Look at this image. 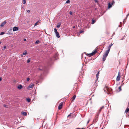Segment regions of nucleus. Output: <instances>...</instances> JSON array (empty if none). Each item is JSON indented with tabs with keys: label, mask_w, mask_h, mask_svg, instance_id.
I'll use <instances>...</instances> for the list:
<instances>
[{
	"label": "nucleus",
	"mask_w": 129,
	"mask_h": 129,
	"mask_svg": "<svg viewBox=\"0 0 129 129\" xmlns=\"http://www.w3.org/2000/svg\"><path fill=\"white\" fill-rule=\"evenodd\" d=\"M109 50H107L105 52L104 54L103 55V60L104 62L105 60L106 57L109 53Z\"/></svg>",
	"instance_id": "1"
},
{
	"label": "nucleus",
	"mask_w": 129,
	"mask_h": 129,
	"mask_svg": "<svg viewBox=\"0 0 129 129\" xmlns=\"http://www.w3.org/2000/svg\"><path fill=\"white\" fill-rule=\"evenodd\" d=\"M120 73L119 72L118 75L117 76L116 78V80L117 81H119L120 80Z\"/></svg>",
	"instance_id": "2"
},
{
	"label": "nucleus",
	"mask_w": 129,
	"mask_h": 129,
	"mask_svg": "<svg viewBox=\"0 0 129 129\" xmlns=\"http://www.w3.org/2000/svg\"><path fill=\"white\" fill-rule=\"evenodd\" d=\"M63 102H61L60 103L58 107V109L59 110H60L62 108V106L63 105Z\"/></svg>",
	"instance_id": "3"
},
{
	"label": "nucleus",
	"mask_w": 129,
	"mask_h": 129,
	"mask_svg": "<svg viewBox=\"0 0 129 129\" xmlns=\"http://www.w3.org/2000/svg\"><path fill=\"white\" fill-rule=\"evenodd\" d=\"M34 86V85L33 84H31L28 86L27 89H29L30 88H32Z\"/></svg>",
	"instance_id": "4"
},
{
	"label": "nucleus",
	"mask_w": 129,
	"mask_h": 129,
	"mask_svg": "<svg viewBox=\"0 0 129 129\" xmlns=\"http://www.w3.org/2000/svg\"><path fill=\"white\" fill-rule=\"evenodd\" d=\"M18 30V27H14L13 28V31H15L17 30Z\"/></svg>",
	"instance_id": "5"
},
{
	"label": "nucleus",
	"mask_w": 129,
	"mask_h": 129,
	"mask_svg": "<svg viewBox=\"0 0 129 129\" xmlns=\"http://www.w3.org/2000/svg\"><path fill=\"white\" fill-rule=\"evenodd\" d=\"M6 23V21H4L1 23V25H0V26L1 27H3L5 25Z\"/></svg>",
	"instance_id": "6"
},
{
	"label": "nucleus",
	"mask_w": 129,
	"mask_h": 129,
	"mask_svg": "<svg viewBox=\"0 0 129 129\" xmlns=\"http://www.w3.org/2000/svg\"><path fill=\"white\" fill-rule=\"evenodd\" d=\"M98 115L96 116L95 117V118L93 120V122H96L98 120Z\"/></svg>",
	"instance_id": "7"
},
{
	"label": "nucleus",
	"mask_w": 129,
	"mask_h": 129,
	"mask_svg": "<svg viewBox=\"0 0 129 129\" xmlns=\"http://www.w3.org/2000/svg\"><path fill=\"white\" fill-rule=\"evenodd\" d=\"M22 87V86L21 85H19L18 87L17 88L19 89H21Z\"/></svg>",
	"instance_id": "8"
},
{
	"label": "nucleus",
	"mask_w": 129,
	"mask_h": 129,
	"mask_svg": "<svg viewBox=\"0 0 129 129\" xmlns=\"http://www.w3.org/2000/svg\"><path fill=\"white\" fill-rule=\"evenodd\" d=\"M76 97V95H74L73 97L72 98V102H73L74 100L75 99V98Z\"/></svg>",
	"instance_id": "9"
},
{
	"label": "nucleus",
	"mask_w": 129,
	"mask_h": 129,
	"mask_svg": "<svg viewBox=\"0 0 129 129\" xmlns=\"http://www.w3.org/2000/svg\"><path fill=\"white\" fill-rule=\"evenodd\" d=\"M61 25V23L60 22H59V23L57 24V28H58L60 27V25Z\"/></svg>",
	"instance_id": "10"
},
{
	"label": "nucleus",
	"mask_w": 129,
	"mask_h": 129,
	"mask_svg": "<svg viewBox=\"0 0 129 129\" xmlns=\"http://www.w3.org/2000/svg\"><path fill=\"white\" fill-rule=\"evenodd\" d=\"M56 35V37L58 38H59L60 37V36L58 32L55 33Z\"/></svg>",
	"instance_id": "11"
},
{
	"label": "nucleus",
	"mask_w": 129,
	"mask_h": 129,
	"mask_svg": "<svg viewBox=\"0 0 129 129\" xmlns=\"http://www.w3.org/2000/svg\"><path fill=\"white\" fill-rule=\"evenodd\" d=\"M97 85H98L97 84V83L95 82L94 83V84L93 85V86L94 87H93L94 88H95V87H96L97 86Z\"/></svg>",
	"instance_id": "12"
},
{
	"label": "nucleus",
	"mask_w": 129,
	"mask_h": 129,
	"mask_svg": "<svg viewBox=\"0 0 129 129\" xmlns=\"http://www.w3.org/2000/svg\"><path fill=\"white\" fill-rule=\"evenodd\" d=\"M22 114L24 116H26L27 115V113L26 112H22Z\"/></svg>",
	"instance_id": "13"
},
{
	"label": "nucleus",
	"mask_w": 129,
	"mask_h": 129,
	"mask_svg": "<svg viewBox=\"0 0 129 129\" xmlns=\"http://www.w3.org/2000/svg\"><path fill=\"white\" fill-rule=\"evenodd\" d=\"M92 22L91 23L92 24H94L95 22L96 21V20H94L93 19H92Z\"/></svg>",
	"instance_id": "14"
},
{
	"label": "nucleus",
	"mask_w": 129,
	"mask_h": 129,
	"mask_svg": "<svg viewBox=\"0 0 129 129\" xmlns=\"http://www.w3.org/2000/svg\"><path fill=\"white\" fill-rule=\"evenodd\" d=\"M112 7V5L110 3H109L108 4V8H111Z\"/></svg>",
	"instance_id": "15"
},
{
	"label": "nucleus",
	"mask_w": 129,
	"mask_h": 129,
	"mask_svg": "<svg viewBox=\"0 0 129 129\" xmlns=\"http://www.w3.org/2000/svg\"><path fill=\"white\" fill-rule=\"evenodd\" d=\"M97 52L96 50H95L94 51V52L92 53V54L93 55H94Z\"/></svg>",
	"instance_id": "16"
},
{
	"label": "nucleus",
	"mask_w": 129,
	"mask_h": 129,
	"mask_svg": "<svg viewBox=\"0 0 129 129\" xmlns=\"http://www.w3.org/2000/svg\"><path fill=\"white\" fill-rule=\"evenodd\" d=\"M104 106H103L100 108V109L99 110V112H100L101 111L102 109L104 108Z\"/></svg>",
	"instance_id": "17"
},
{
	"label": "nucleus",
	"mask_w": 129,
	"mask_h": 129,
	"mask_svg": "<svg viewBox=\"0 0 129 129\" xmlns=\"http://www.w3.org/2000/svg\"><path fill=\"white\" fill-rule=\"evenodd\" d=\"M93 55L92 53H91L88 54V56H91Z\"/></svg>",
	"instance_id": "18"
},
{
	"label": "nucleus",
	"mask_w": 129,
	"mask_h": 129,
	"mask_svg": "<svg viewBox=\"0 0 129 129\" xmlns=\"http://www.w3.org/2000/svg\"><path fill=\"white\" fill-rule=\"evenodd\" d=\"M26 100L28 102H30V99L29 98H27Z\"/></svg>",
	"instance_id": "19"
},
{
	"label": "nucleus",
	"mask_w": 129,
	"mask_h": 129,
	"mask_svg": "<svg viewBox=\"0 0 129 129\" xmlns=\"http://www.w3.org/2000/svg\"><path fill=\"white\" fill-rule=\"evenodd\" d=\"M27 54V52L26 51H25L23 53L22 55H26Z\"/></svg>",
	"instance_id": "20"
},
{
	"label": "nucleus",
	"mask_w": 129,
	"mask_h": 129,
	"mask_svg": "<svg viewBox=\"0 0 129 129\" xmlns=\"http://www.w3.org/2000/svg\"><path fill=\"white\" fill-rule=\"evenodd\" d=\"M129 111V109L127 108L126 109L125 112H127Z\"/></svg>",
	"instance_id": "21"
},
{
	"label": "nucleus",
	"mask_w": 129,
	"mask_h": 129,
	"mask_svg": "<svg viewBox=\"0 0 129 129\" xmlns=\"http://www.w3.org/2000/svg\"><path fill=\"white\" fill-rule=\"evenodd\" d=\"M54 31L55 34L58 32L57 31V29L55 28L54 29Z\"/></svg>",
	"instance_id": "22"
},
{
	"label": "nucleus",
	"mask_w": 129,
	"mask_h": 129,
	"mask_svg": "<svg viewBox=\"0 0 129 129\" xmlns=\"http://www.w3.org/2000/svg\"><path fill=\"white\" fill-rule=\"evenodd\" d=\"M111 46H110V45H109L108 47V49L107 50H109V52L110 51V49L111 48Z\"/></svg>",
	"instance_id": "23"
},
{
	"label": "nucleus",
	"mask_w": 129,
	"mask_h": 129,
	"mask_svg": "<svg viewBox=\"0 0 129 129\" xmlns=\"http://www.w3.org/2000/svg\"><path fill=\"white\" fill-rule=\"evenodd\" d=\"M40 42V41L39 40H37L36 41V42H35V43L36 44H38Z\"/></svg>",
	"instance_id": "24"
},
{
	"label": "nucleus",
	"mask_w": 129,
	"mask_h": 129,
	"mask_svg": "<svg viewBox=\"0 0 129 129\" xmlns=\"http://www.w3.org/2000/svg\"><path fill=\"white\" fill-rule=\"evenodd\" d=\"M5 33L4 32H1L0 33V35H2L4 34Z\"/></svg>",
	"instance_id": "25"
},
{
	"label": "nucleus",
	"mask_w": 129,
	"mask_h": 129,
	"mask_svg": "<svg viewBox=\"0 0 129 129\" xmlns=\"http://www.w3.org/2000/svg\"><path fill=\"white\" fill-rule=\"evenodd\" d=\"M23 4H25L26 3V0H23Z\"/></svg>",
	"instance_id": "26"
},
{
	"label": "nucleus",
	"mask_w": 129,
	"mask_h": 129,
	"mask_svg": "<svg viewBox=\"0 0 129 129\" xmlns=\"http://www.w3.org/2000/svg\"><path fill=\"white\" fill-rule=\"evenodd\" d=\"M99 75H98L97 74L96 75V78H97V79H98L99 78V77H98Z\"/></svg>",
	"instance_id": "27"
},
{
	"label": "nucleus",
	"mask_w": 129,
	"mask_h": 129,
	"mask_svg": "<svg viewBox=\"0 0 129 129\" xmlns=\"http://www.w3.org/2000/svg\"><path fill=\"white\" fill-rule=\"evenodd\" d=\"M6 48V46H4L3 47V48L2 49L3 50H4Z\"/></svg>",
	"instance_id": "28"
},
{
	"label": "nucleus",
	"mask_w": 129,
	"mask_h": 129,
	"mask_svg": "<svg viewBox=\"0 0 129 129\" xmlns=\"http://www.w3.org/2000/svg\"><path fill=\"white\" fill-rule=\"evenodd\" d=\"M70 2V1L69 0H68L66 2V3H68Z\"/></svg>",
	"instance_id": "29"
},
{
	"label": "nucleus",
	"mask_w": 129,
	"mask_h": 129,
	"mask_svg": "<svg viewBox=\"0 0 129 129\" xmlns=\"http://www.w3.org/2000/svg\"><path fill=\"white\" fill-rule=\"evenodd\" d=\"M115 3V2L114 1H112L111 3V5H113L114 3Z\"/></svg>",
	"instance_id": "30"
},
{
	"label": "nucleus",
	"mask_w": 129,
	"mask_h": 129,
	"mask_svg": "<svg viewBox=\"0 0 129 129\" xmlns=\"http://www.w3.org/2000/svg\"><path fill=\"white\" fill-rule=\"evenodd\" d=\"M119 89V91H120L121 90V86H120L118 88Z\"/></svg>",
	"instance_id": "31"
},
{
	"label": "nucleus",
	"mask_w": 129,
	"mask_h": 129,
	"mask_svg": "<svg viewBox=\"0 0 129 129\" xmlns=\"http://www.w3.org/2000/svg\"><path fill=\"white\" fill-rule=\"evenodd\" d=\"M84 32V31L81 30L80 31V33H83Z\"/></svg>",
	"instance_id": "32"
},
{
	"label": "nucleus",
	"mask_w": 129,
	"mask_h": 129,
	"mask_svg": "<svg viewBox=\"0 0 129 129\" xmlns=\"http://www.w3.org/2000/svg\"><path fill=\"white\" fill-rule=\"evenodd\" d=\"M30 59H28L27 60V63H29V62H30Z\"/></svg>",
	"instance_id": "33"
},
{
	"label": "nucleus",
	"mask_w": 129,
	"mask_h": 129,
	"mask_svg": "<svg viewBox=\"0 0 129 129\" xmlns=\"http://www.w3.org/2000/svg\"><path fill=\"white\" fill-rule=\"evenodd\" d=\"M72 113H71L69 115H68L67 116L68 117H69L70 116H71Z\"/></svg>",
	"instance_id": "34"
},
{
	"label": "nucleus",
	"mask_w": 129,
	"mask_h": 129,
	"mask_svg": "<svg viewBox=\"0 0 129 129\" xmlns=\"http://www.w3.org/2000/svg\"><path fill=\"white\" fill-rule=\"evenodd\" d=\"M69 13L71 15H72L73 14V12L72 11H70V12Z\"/></svg>",
	"instance_id": "35"
},
{
	"label": "nucleus",
	"mask_w": 129,
	"mask_h": 129,
	"mask_svg": "<svg viewBox=\"0 0 129 129\" xmlns=\"http://www.w3.org/2000/svg\"><path fill=\"white\" fill-rule=\"evenodd\" d=\"M38 23V22H36L35 23V24L34 25H35V26H36V25H37V24Z\"/></svg>",
	"instance_id": "36"
},
{
	"label": "nucleus",
	"mask_w": 129,
	"mask_h": 129,
	"mask_svg": "<svg viewBox=\"0 0 129 129\" xmlns=\"http://www.w3.org/2000/svg\"><path fill=\"white\" fill-rule=\"evenodd\" d=\"M29 79H30L29 78H27V81H29Z\"/></svg>",
	"instance_id": "37"
},
{
	"label": "nucleus",
	"mask_w": 129,
	"mask_h": 129,
	"mask_svg": "<svg viewBox=\"0 0 129 129\" xmlns=\"http://www.w3.org/2000/svg\"><path fill=\"white\" fill-rule=\"evenodd\" d=\"M94 2H95V3H98V1H97V0H95L94 1Z\"/></svg>",
	"instance_id": "38"
},
{
	"label": "nucleus",
	"mask_w": 129,
	"mask_h": 129,
	"mask_svg": "<svg viewBox=\"0 0 129 129\" xmlns=\"http://www.w3.org/2000/svg\"><path fill=\"white\" fill-rule=\"evenodd\" d=\"M26 11H27V12L28 13H29L30 12V10H27Z\"/></svg>",
	"instance_id": "39"
},
{
	"label": "nucleus",
	"mask_w": 129,
	"mask_h": 129,
	"mask_svg": "<svg viewBox=\"0 0 129 129\" xmlns=\"http://www.w3.org/2000/svg\"><path fill=\"white\" fill-rule=\"evenodd\" d=\"M113 44H112V43H111V44L110 45L111 46H112Z\"/></svg>",
	"instance_id": "40"
},
{
	"label": "nucleus",
	"mask_w": 129,
	"mask_h": 129,
	"mask_svg": "<svg viewBox=\"0 0 129 129\" xmlns=\"http://www.w3.org/2000/svg\"><path fill=\"white\" fill-rule=\"evenodd\" d=\"M39 70H43L45 71V70H44V69H40V68H39Z\"/></svg>",
	"instance_id": "41"
},
{
	"label": "nucleus",
	"mask_w": 129,
	"mask_h": 129,
	"mask_svg": "<svg viewBox=\"0 0 129 129\" xmlns=\"http://www.w3.org/2000/svg\"><path fill=\"white\" fill-rule=\"evenodd\" d=\"M107 91H108V90H110V89H109V88H107Z\"/></svg>",
	"instance_id": "42"
},
{
	"label": "nucleus",
	"mask_w": 129,
	"mask_h": 129,
	"mask_svg": "<svg viewBox=\"0 0 129 129\" xmlns=\"http://www.w3.org/2000/svg\"><path fill=\"white\" fill-rule=\"evenodd\" d=\"M98 80V79H97V78H96V80H95V83H96V82Z\"/></svg>",
	"instance_id": "43"
},
{
	"label": "nucleus",
	"mask_w": 129,
	"mask_h": 129,
	"mask_svg": "<svg viewBox=\"0 0 129 129\" xmlns=\"http://www.w3.org/2000/svg\"><path fill=\"white\" fill-rule=\"evenodd\" d=\"M99 71L97 73L98 75H99Z\"/></svg>",
	"instance_id": "44"
},
{
	"label": "nucleus",
	"mask_w": 129,
	"mask_h": 129,
	"mask_svg": "<svg viewBox=\"0 0 129 129\" xmlns=\"http://www.w3.org/2000/svg\"><path fill=\"white\" fill-rule=\"evenodd\" d=\"M26 39H24V40H23L24 41H26Z\"/></svg>",
	"instance_id": "45"
},
{
	"label": "nucleus",
	"mask_w": 129,
	"mask_h": 129,
	"mask_svg": "<svg viewBox=\"0 0 129 129\" xmlns=\"http://www.w3.org/2000/svg\"><path fill=\"white\" fill-rule=\"evenodd\" d=\"M2 80V78L0 77V81H1Z\"/></svg>",
	"instance_id": "46"
},
{
	"label": "nucleus",
	"mask_w": 129,
	"mask_h": 129,
	"mask_svg": "<svg viewBox=\"0 0 129 129\" xmlns=\"http://www.w3.org/2000/svg\"><path fill=\"white\" fill-rule=\"evenodd\" d=\"M89 120H88V122H87V124H88V123H89Z\"/></svg>",
	"instance_id": "47"
},
{
	"label": "nucleus",
	"mask_w": 129,
	"mask_h": 129,
	"mask_svg": "<svg viewBox=\"0 0 129 129\" xmlns=\"http://www.w3.org/2000/svg\"><path fill=\"white\" fill-rule=\"evenodd\" d=\"M4 106L5 107H6V105H4Z\"/></svg>",
	"instance_id": "48"
},
{
	"label": "nucleus",
	"mask_w": 129,
	"mask_h": 129,
	"mask_svg": "<svg viewBox=\"0 0 129 129\" xmlns=\"http://www.w3.org/2000/svg\"><path fill=\"white\" fill-rule=\"evenodd\" d=\"M2 43V42L0 41V44H1Z\"/></svg>",
	"instance_id": "49"
},
{
	"label": "nucleus",
	"mask_w": 129,
	"mask_h": 129,
	"mask_svg": "<svg viewBox=\"0 0 129 129\" xmlns=\"http://www.w3.org/2000/svg\"><path fill=\"white\" fill-rule=\"evenodd\" d=\"M79 129V128H76V129Z\"/></svg>",
	"instance_id": "50"
},
{
	"label": "nucleus",
	"mask_w": 129,
	"mask_h": 129,
	"mask_svg": "<svg viewBox=\"0 0 129 129\" xmlns=\"http://www.w3.org/2000/svg\"><path fill=\"white\" fill-rule=\"evenodd\" d=\"M128 105H129V102L128 103Z\"/></svg>",
	"instance_id": "51"
},
{
	"label": "nucleus",
	"mask_w": 129,
	"mask_h": 129,
	"mask_svg": "<svg viewBox=\"0 0 129 129\" xmlns=\"http://www.w3.org/2000/svg\"><path fill=\"white\" fill-rule=\"evenodd\" d=\"M111 89V90H112V89Z\"/></svg>",
	"instance_id": "52"
},
{
	"label": "nucleus",
	"mask_w": 129,
	"mask_h": 129,
	"mask_svg": "<svg viewBox=\"0 0 129 129\" xmlns=\"http://www.w3.org/2000/svg\"><path fill=\"white\" fill-rule=\"evenodd\" d=\"M107 93L108 94H109V93Z\"/></svg>",
	"instance_id": "53"
},
{
	"label": "nucleus",
	"mask_w": 129,
	"mask_h": 129,
	"mask_svg": "<svg viewBox=\"0 0 129 129\" xmlns=\"http://www.w3.org/2000/svg\"><path fill=\"white\" fill-rule=\"evenodd\" d=\"M74 27H74H75V26H74V27Z\"/></svg>",
	"instance_id": "54"
}]
</instances>
